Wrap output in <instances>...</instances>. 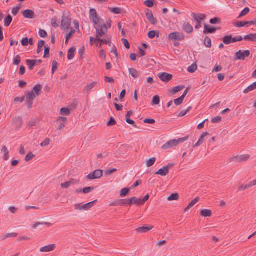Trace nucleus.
Returning a JSON list of instances; mask_svg holds the SVG:
<instances>
[{
	"instance_id": "09e8293b",
	"label": "nucleus",
	"mask_w": 256,
	"mask_h": 256,
	"mask_svg": "<svg viewBox=\"0 0 256 256\" xmlns=\"http://www.w3.org/2000/svg\"><path fill=\"white\" fill-rule=\"evenodd\" d=\"M26 100H33L36 98V95L33 92H28L26 97Z\"/></svg>"
},
{
	"instance_id": "f03ea898",
	"label": "nucleus",
	"mask_w": 256,
	"mask_h": 256,
	"mask_svg": "<svg viewBox=\"0 0 256 256\" xmlns=\"http://www.w3.org/2000/svg\"><path fill=\"white\" fill-rule=\"evenodd\" d=\"M188 137L189 136H187L184 138H180L178 140L174 139L169 140L162 146V148L164 150H166L172 148L176 146H177L179 143L183 142L186 141L188 138Z\"/></svg>"
},
{
	"instance_id": "338daca9",
	"label": "nucleus",
	"mask_w": 256,
	"mask_h": 256,
	"mask_svg": "<svg viewBox=\"0 0 256 256\" xmlns=\"http://www.w3.org/2000/svg\"><path fill=\"white\" fill-rule=\"evenodd\" d=\"M51 24L54 28H57L59 26V24L57 22V20L56 18H52L51 20Z\"/></svg>"
},
{
	"instance_id": "680f3d73",
	"label": "nucleus",
	"mask_w": 256,
	"mask_h": 256,
	"mask_svg": "<svg viewBox=\"0 0 256 256\" xmlns=\"http://www.w3.org/2000/svg\"><path fill=\"white\" fill-rule=\"evenodd\" d=\"M58 67V63L55 60L53 61L52 69V74H54V72L57 70Z\"/></svg>"
},
{
	"instance_id": "8fccbe9b",
	"label": "nucleus",
	"mask_w": 256,
	"mask_h": 256,
	"mask_svg": "<svg viewBox=\"0 0 256 256\" xmlns=\"http://www.w3.org/2000/svg\"><path fill=\"white\" fill-rule=\"evenodd\" d=\"M160 102V98L158 96H154L152 100V105H158Z\"/></svg>"
},
{
	"instance_id": "13d9d810",
	"label": "nucleus",
	"mask_w": 256,
	"mask_h": 256,
	"mask_svg": "<svg viewBox=\"0 0 256 256\" xmlns=\"http://www.w3.org/2000/svg\"><path fill=\"white\" fill-rule=\"evenodd\" d=\"M36 156L32 152H30L27 154L25 158V160L26 162H28L30 160H32L34 158H35Z\"/></svg>"
},
{
	"instance_id": "4be33fe9",
	"label": "nucleus",
	"mask_w": 256,
	"mask_h": 256,
	"mask_svg": "<svg viewBox=\"0 0 256 256\" xmlns=\"http://www.w3.org/2000/svg\"><path fill=\"white\" fill-rule=\"evenodd\" d=\"M128 72L134 78H137L139 77L140 72L137 71L135 68H129Z\"/></svg>"
},
{
	"instance_id": "39448f33",
	"label": "nucleus",
	"mask_w": 256,
	"mask_h": 256,
	"mask_svg": "<svg viewBox=\"0 0 256 256\" xmlns=\"http://www.w3.org/2000/svg\"><path fill=\"white\" fill-rule=\"evenodd\" d=\"M192 16L194 20L196 22L195 28L198 30L202 27L201 21L204 20L206 16V14H202L192 13Z\"/></svg>"
},
{
	"instance_id": "423d86ee",
	"label": "nucleus",
	"mask_w": 256,
	"mask_h": 256,
	"mask_svg": "<svg viewBox=\"0 0 256 256\" xmlns=\"http://www.w3.org/2000/svg\"><path fill=\"white\" fill-rule=\"evenodd\" d=\"M250 52L248 50H246L244 52H242L241 50H239L234 54V60H244L246 58L250 56Z\"/></svg>"
},
{
	"instance_id": "79ce46f5",
	"label": "nucleus",
	"mask_w": 256,
	"mask_h": 256,
	"mask_svg": "<svg viewBox=\"0 0 256 256\" xmlns=\"http://www.w3.org/2000/svg\"><path fill=\"white\" fill-rule=\"evenodd\" d=\"M179 198V194L178 193L172 194L168 198V200L169 201L178 200Z\"/></svg>"
},
{
	"instance_id": "ea45409f",
	"label": "nucleus",
	"mask_w": 256,
	"mask_h": 256,
	"mask_svg": "<svg viewBox=\"0 0 256 256\" xmlns=\"http://www.w3.org/2000/svg\"><path fill=\"white\" fill-rule=\"evenodd\" d=\"M109 10L114 14H120L122 12V9L119 8H108Z\"/></svg>"
},
{
	"instance_id": "a18cd8bd",
	"label": "nucleus",
	"mask_w": 256,
	"mask_h": 256,
	"mask_svg": "<svg viewBox=\"0 0 256 256\" xmlns=\"http://www.w3.org/2000/svg\"><path fill=\"white\" fill-rule=\"evenodd\" d=\"M60 114L64 116H68L70 114V110L68 108H62L60 110Z\"/></svg>"
},
{
	"instance_id": "aec40b11",
	"label": "nucleus",
	"mask_w": 256,
	"mask_h": 256,
	"mask_svg": "<svg viewBox=\"0 0 256 256\" xmlns=\"http://www.w3.org/2000/svg\"><path fill=\"white\" fill-rule=\"evenodd\" d=\"M209 134L208 132H204L200 136L198 140V142L194 144V145L193 147H198V146H200V145L202 144L204 142V138L208 136Z\"/></svg>"
},
{
	"instance_id": "f257e3e1",
	"label": "nucleus",
	"mask_w": 256,
	"mask_h": 256,
	"mask_svg": "<svg viewBox=\"0 0 256 256\" xmlns=\"http://www.w3.org/2000/svg\"><path fill=\"white\" fill-rule=\"evenodd\" d=\"M102 22H100L96 25V38H100L103 36L108 31V28L106 24L104 23L103 20H102Z\"/></svg>"
},
{
	"instance_id": "cd10ccee",
	"label": "nucleus",
	"mask_w": 256,
	"mask_h": 256,
	"mask_svg": "<svg viewBox=\"0 0 256 256\" xmlns=\"http://www.w3.org/2000/svg\"><path fill=\"white\" fill-rule=\"evenodd\" d=\"M76 48L74 47L70 48L68 52V60H72L74 56V52Z\"/></svg>"
},
{
	"instance_id": "9d476101",
	"label": "nucleus",
	"mask_w": 256,
	"mask_h": 256,
	"mask_svg": "<svg viewBox=\"0 0 256 256\" xmlns=\"http://www.w3.org/2000/svg\"><path fill=\"white\" fill-rule=\"evenodd\" d=\"M250 158L248 154H243L240 156H234L230 160V162L234 161L238 162L247 161Z\"/></svg>"
},
{
	"instance_id": "0e129e2a",
	"label": "nucleus",
	"mask_w": 256,
	"mask_h": 256,
	"mask_svg": "<svg viewBox=\"0 0 256 256\" xmlns=\"http://www.w3.org/2000/svg\"><path fill=\"white\" fill-rule=\"evenodd\" d=\"M38 34L41 38H45L48 36V34L45 30L40 29Z\"/></svg>"
},
{
	"instance_id": "f8f14e48",
	"label": "nucleus",
	"mask_w": 256,
	"mask_h": 256,
	"mask_svg": "<svg viewBox=\"0 0 256 256\" xmlns=\"http://www.w3.org/2000/svg\"><path fill=\"white\" fill-rule=\"evenodd\" d=\"M158 77L162 81L168 82L172 78V75L166 72H162L159 74Z\"/></svg>"
},
{
	"instance_id": "c85d7f7f",
	"label": "nucleus",
	"mask_w": 256,
	"mask_h": 256,
	"mask_svg": "<svg viewBox=\"0 0 256 256\" xmlns=\"http://www.w3.org/2000/svg\"><path fill=\"white\" fill-rule=\"evenodd\" d=\"M160 32L159 31L156 30H150L148 34V36L150 39L154 38L156 36L157 38L159 37Z\"/></svg>"
},
{
	"instance_id": "603ef678",
	"label": "nucleus",
	"mask_w": 256,
	"mask_h": 256,
	"mask_svg": "<svg viewBox=\"0 0 256 256\" xmlns=\"http://www.w3.org/2000/svg\"><path fill=\"white\" fill-rule=\"evenodd\" d=\"M156 161V158H150V159H149L146 162L147 167L150 168V167L152 166L155 163Z\"/></svg>"
},
{
	"instance_id": "393cba45",
	"label": "nucleus",
	"mask_w": 256,
	"mask_h": 256,
	"mask_svg": "<svg viewBox=\"0 0 256 256\" xmlns=\"http://www.w3.org/2000/svg\"><path fill=\"white\" fill-rule=\"evenodd\" d=\"M130 206H131L132 204H136L138 206H142L140 204V199L137 198L136 197L134 196L130 198L129 200Z\"/></svg>"
},
{
	"instance_id": "3c124183",
	"label": "nucleus",
	"mask_w": 256,
	"mask_h": 256,
	"mask_svg": "<svg viewBox=\"0 0 256 256\" xmlns=\"http://www.w3.org/2000/svg\"><path fill=\"white\" fill-rule=\"evenodd\" d=\"M94 190V187L89 186L86 187L82 189H80V192H82L84 194H88Z\"/></svg>"
},
{
	"instance_id": "2eb2a0df",
	"label": "nucleus",
	"mask_w": 256,
	"mask_h": 256,
	"mask_svg": "<svg viewBox=\"0 0 256 256\" xmlns=\"http://www.w3.org/2000/svg\"><path fill=\"white\" fill-rule=\"evenodd\" d=\"M182 28L187 34H191L194 30L193 27L188 22H184V23Z\"/></svg>"
},
{
	"instance_id": "72a5a7b5",
	"label": "nucleus",
	"mask_w": 256,
	"mask_h": 256,
	"mask_svg": "<svg viewBox=\"0 0 256 256\" xmlns=\"http://www.w3.org/2000/svg\"><path fill=\"white\" fill-rule=\"evenodd\" d=\"M256 89V82H254L250 86H248L246 88L244 91V94H248V92L254 90Z\"/></svg>"
},
{
	"instance_id": "4c0bfd02",
	"label": "nucleus",
	"mask_w": 256,
	"mask_h": 256,
	"mask_svg": "<svg viewBox=\"0 0 256 256\" xmlns=\"http://www.w3.org/2000/svg\"><path fill=\"white\" fill-rule=\"evenodd\" d=\"M130 188H124L121 190L120 192V195L121 197H125L126 196L128 192H130Z\"/></svg>"
},
{
	"instance_id": "6e6d98bb",
	"label": "nucleus",
	"mask_w": 256,
	"mask_h": 256,
	"mask_svg": "<svg viewBox=\"0 0 256 256\" xmlns=\"http://www.w3.org/2000/svg\"><path fill=\"white\" fill-rule=\"evenodd\" d=\"M20 62L21 58L19 55H17L14 58L13 64L18 66L20 64Z\"/></svg>"
},
{
	"instance_id": "dca6fc26",
	"label": "nucleus",
	"mask_w": 256,
	"mask_h": 256,
	"mask_svg": "<svg viewBox=\"0 0 256 256\" xmlns=\"http://www.w3.org/2000/svg\"><path fill=\"white\" fill-rule=\"evenodd\" d=\"M23 16L28 19H32L34 18L35 14L33 10H26L22 12Z\"/></svg>"
},
{
	"instance_id": "1a4fd4ad",
	"label": "nucleus",
	"mask_w": 256,
	"mask_h": 256,
	"mask_svg": "<svg viewBox=\"0 0 256 256\" xmlns=\"http://www.w3.org/2000/svg\"><path fill=\"white\" fill-rule=\"evenodd\" d=\"M90 18L92 22L94 24H97L98 23H100V21L102 20L101 18L98 17V14L96 10L94 8H92L90 11Z\"/></svg>"
},
{
	"instance_id": "58836bf2",
	"label": "nucleus",
	"mask_w": 256,
	"mask_h": 256,
	"mask_svg": "<svg viewBox=\"0 0 256 256\" xmlns=\"http://www.w3.org/2000/svg\"><path fill=\"white\" fill-rule=\"evenodd\" d=\"M204 46L208 48L212 47V40L210 37L206 36L204 40Z\"/></svg>"
},
{
	"instance_id": "2f4dec72",
	"label": "nucleus",
	"mask_w": 256,
	"mask_h": 256,
	"mask_svg": "<svg viewBox=\"0 0 256 256\" xmlns=\"http://www.w3.org/2000/svg\"><path fill=\"white\" fill-rule=\"evenodd\" d=\"M12 20V17L10 14H8L4 19V26L6 27L9 26Z\"/></svg>"
},
{
	"instance_id": "e433bc0d",
	"label": "nucleus",
	"mask_w": 256,
	"mask_h": 256,
	"mask_svg": "<svg viewBox=\"0 0 256 256\" xmlns=\"http://www.w3.org/2000/svg\"><path fill=\"white\" fill-rule=\"evenodd\" d=\"M18 236V234L16 232L6 234L1 237V239L4 240L8 238L16 237Z\"/></svg>"
},
{
	"instance_id": "c03bdc74",
	"label": "nucleus",
	"mask_w": 256,
	"mask_h": 256,
	"mask_svg": "<svg viewBox=\"0 0 256 256\" xmlns=\"http://www.w3.org/2000/svg\"><path fill=\"white\" fill-rule=\"evenodd\" d=\"M252 186V184L251 182L246 185H241L238 186V191L244 190H246V188H251Z\"/></svg>"
},
{
	"instance_id": "a19ab883",
	"label": "nucleus",
	"mask_w": 256,
	"mask_h": 256,
	"mask_svg": "<svg viewBox=\"0 0 256 256\" xmlns=\"http://www.w3.org/2000/svg\"><path fill=\"white\" fill-rule=\"evenodd\" d=\"M184 88V86H176L173 89L171 90V92L173 94H175L182 90Z\"/></svg>"
},
{
	"instance_id": "c756f323",
	"label": "nucleus",
	"mask_w": 256,
	"mask_h": 256,
	"mask_svg": "<svg viewBox=\"0 0 256 256\" xmlns=\"http://www.w3.org/2000/svg\"><path fill=\"white\" fill-rule=\"evenodd\" d=\"M200 200V198L197 196L194 200H192L188 205V206L185 208L184 211L186 212L190 209L196 202Z\"/></svg>"
},
{
	"instance_id": "5fc2aeb1",
	"label": "nucleus",
	"mask_w": 256,
	"mask_h": 256,
	"mask_svg": "<svg viewBox=\"0 0 256 256\" xmlns=\"http://www.w3.org/2000/svg\"><path fill=\"white\" fill-rule=\"evenodd\" d=\"M96 82H94L92 83H90V84H88L86 86L84 87V90L86 92H89L90 90L94 86L95 84H96Z\"/></svg>"
},
{
	"instance_id": "4468645a",
	"label": "nucleus",
	"mask_w": 256,
	"mask_h": 256,
	"mask_svg": "<svg viewBox=\"0 0 256 256\" xmlns=\"http://www.w3.org/2000/svg\"><path fill=\"white\" fill-rule=\"evenodd\" d=\"M146 18L149 22H150L152 24H156L157 20L154 18L153 14L150 10H147V12H146Z\"/></svg>"
},
{
	"instance_id": "bb28decb",
	"label": "nucleus",
	"mask_w": 256,
	"mask_h": 256,
	"mask_svg": "<svg viewBox=\"0 0 256 256\" xmlns=\"http://www.w3.org/2000/svg\"><path fill=\"white\" fill-rule=\"evenodd\" d=\"M14 126L16 128H20L22 126V118L18 116L14 118Z\"/></svg>"
},
{
	"instance_id": "864d4df0",
	"label": "nucleus",
	"mask_w": 256,
	"mask_h": 256,
	"mask_svg": "<svg viewBox=\"0 0 256 256\" xmlns=\"http://www.w3.org/2000/svg\"><path fill=\"white\" fill-rule=\"evenodd\" d=\"M221 20L220 18L218 17H215L214 18H211L210 20V22L212 24H216L220 23Z\"/></svg>"
},
{
	"instance_id": "b1692460",
	"label": "nucleus",
	"mask_w": 256,
	"mask_h": 256,
	"mask_svg": "<svg viewBox=\"0 0 256 256\" xmlns=\"http://www.w3.org/2000/svg\"><path fill=\"white\" fill-rule=\"evenodd\" d=\"M67 118L65 117H60L57 120V124H58V128H63L64 127Z\"/></svg>"
},
{
	"instance_id": "bf43d9fd",
	"label": "nucleus",
	"mask_w": 256,
	"mask_h": 256,
	"mask_svg": "<svg viewBox=\"0 0 256 256\" xmlns=\"http://www.w3.org/2000/svg\"><path fill=\"white\" fill-rule=\"evenodd\" d=\"M50 48L48 46H44V58H48L50 55Z\"/></svg>"
},
{
	"instance_id": "f3484780",
	"label": "nucleus",
	"mask_w": 256,
	"mask_h": 256,
	"mask_svg": "<svg viewBox=\"0 0 256 256\" xmlns=\"http://www.w3.org/2000/svg\"><path fill=\"white\" fill-rule=\"evenodd\" d=\"M153 226H146L142 227H139L136 230V231L140 234L146 233L153 228Z\"/></svg>"
},
{
	"instance_id": "ddd939ff",
	"label": "nucleus",
	"mask_w": 256,
	"mask_h": 256,
	"mask_svg": "<svg viewBox=\"0 0 256 256\" xmlns=\"http://www.w3.org/2000/svg\"><path fill=\"white\" fill-rule=\"evenodd\" d=\"M220 28H215L207 25L206 24H204V34H214L217 30H220Z\"/></svg>"
},
{
	"instance_id": "9b49d317",
	"label": "nucleus",
	"mask_w": 256,
	"mask_h": 256,
	"mask_svg": "<svg viewBox=\"0 0 256 256\" xmlns=\"http://www.w3.org/2000/svg\"><path fill=\"white\" fill-rule=\"evenodd\" d=\"M250 25H254V20L246 22L238 21L234 23V26L236 28H241L243 26L248 27Z\"/></svg>"
},
{
	"instance_id": "20e7f679",
	"label": "nucleus",
	"mask_w": 256,
	"mask_h": 256,
	"mask_svg": "<svg viewBox=\"0 0 256 256\" xmlns=\"http://www.w3.org/2000/svg\"><path fill=\"white\" fill-rule=\"evenodd\" d=\"M243 40V38L241 36H238L234 38H232V35H228L224 36L222 41L225 44L228 45L232 43H234L241 42Z\"/></svg>"
},
{
	"instance_id": "6ab92c4d",
	"label": "nucleus",
	"mask_w": 256,
	"mask_h": 256,
	"mask_svg": "<svg viewBox=\"0 0 256 256\" xmlns=\"http://www.w3.org/2000/svg\"><path fill=\"white\" fill-rule=\"evenodd\" d=\"M56 248L55 244H49L40 248V252H49L53 250Z\"/></svg>"
},
{
	"instance_id": "f704fd0d",
	"label": "nucleus",
	"mask_w": 256,
	"mask_h": 256,
	"mask_svg": "<svg viewBox=\"0 0 256 256\" xmlns=\"http://www.w3.org/2000/svg\"><path fill=\"white\" fill-rule=\"evenodd\" d=\"M2 151L4 154V160H8L9 158V151L6 146H2Z\"/></svg>"
},
{
	"instance_id": "c9c22d12",
	"label": "nucleus",
	"mask_w": 256,
	"mask_h": 256,
	"mask_svg": "<svg viewBox=\"0 0 256 256\" xmlns=\"http://www.w3.org/2000/svg\"><path fill=\"white\" fill-rule=\"evenodd\" d=\"M95 42H100L102 44H107L110 46H111V40L110 39L104 40V39H101L100 38H95Z\"/></svg>"
},
{
	"instance_id": "0eeeda50",
	"label": "nucleus",
	"mask_w": 256,
	"mask_h": 256,
	"mask_svg": "<svg viewBox=\"0 0 256 256\" xmlns=\"http://www.w3.org/2000/svg\"><path fill=\"white\" fill-rule=\"evenodd\" d=\"M102 174L103 170L98 169L88 174L86 178L90 180L100 178L102 176Z\"/></svg>"
},
{
	"instance_id": "412c9836",
	"label": "nucleus",
	"mask_w": 256,
	"mask_h": 256,
	"mask_svg": "<svg viewBox=\"0 0 256 256\" xmlns=\"http://www.w3.org/2000/svg\"><path fill=\"white\" fill-rule=\"evenodd\" d=\"M243 40L248 42H256V34L246 35L244 37Z\"/></svg>"
},
{
	"instance_id": "052dcab7",
	"label": "nucleus",
	"mask_w": 256,
	"mask_h": 256,
	"mask_svg": "<svg viewBox=\"0 0 256 256\" xmlns=\"http://www.w3.org/2000/svg\"><path fill=\"white\" fill-rule=\"evenodd\" d=\"M144 4L148 8H152L154 5V0H146Z\"/></svg>"
},
{
	"instance_id": "37998d69",
	"label": "nucleus",
	"mask_w": 256,
	"mask_h": 256,
	"mask_svg": "<svg viewBox=\"0 0 256 256\" xmlns=\"http://www.w3.org/2000/svg\"><path fill=\"white\" fill-rule=\"evenodd\" d=\"M250 12V8H245L240 13L238 16V18H240L246 16Z\"/></svg>"
},
{
	"instance_id": "4d7b16f0",
	"label": "nucleus",
	"mask_w": 256,
	"mask_h": 256,
	"mask_svg": "<svg viewBox=\"0 0 256 256\" xmlns=\"http://www.w3.org/2000/svg\"><path fill=\"white\" fill-rule=\"evenodd\" d=\"M116 124V122L114 118L112 116H111L109 121L107 122L106 125L108 126H111Z\"/></svg>"
},
{
	"instance_id": "a211bd4d",
	"label": "nucleus",
	"mask_w": 256,
	"mask_h": 256,
	"mask_svg": "<svg viewBox=\"0 0 256 256\" xmlns=\"http://www.w3.org/2000/svg\"><path fill=\"white\" fill-rule=\"evenodd\" d=\"M26 63L29 70H32L34 67L37 64L36 60H26Z\"/></svg>"
},
{
	"instance_id": "de8ad7c7",
	"label": "nucleus",
	"mask_w": 256,
	"mask_h": 256,
	"mask_svg": "<svg viewBox=\"0 0 256 256\" xmlns=\"http://www.w3.org/2000/svg\"><path fill=\"white\" fill-rule=\"evenodd\" d=\"M197 69V66L196 64H193L188 68V71L190 73H194Z\"/></svg>"
},
{
	"instance_id": "7c9ffc66",
	"label": "nucleus",
	"mask_w": 256,
	"mask_h": 256,
	"mask_svg": "<svg viewBox=\"0 0 256 256\" xmlns=\"http://www.w3.org/2000/svg\"><path fill=\"white\" fill-rule=\"evenodd\" d=\"M200 215L204 217H210L212 215V212L210 210L204 209L200 211Z\"/></svg>"
},
{
	"instance_id": "a878e982",
	"label": "nucleus",
	"mask_w": 256,
	"mask_h": 256,
	"mask_svg": "<svg viewBox=\"0 0 256 256\" xmlns=\"http://www.w3.org/2000/svg\"><path fill=\"white\" fill-rule=\"evenodd\" d=\"M98 202V200H96L92 202L84 204L82 206V208H84V210H88L93 206H94V204Z\"/></svg>"
},
{
	"instance_id": "49530a36",
	"label": "nucleus",
	"mask_w": 256,
	"mask_h": 256,
	"mask_svg": "<svg viewBox=\"0 0 256 256\" xmlns=\"http://www.w3.org/2000/svg\"><path fill=\"white\" fill-rule=\"evenodd\" d=\"M40 225H46L48 226H50L52 225V224L48 222H36L35 224H33L32 227L33 228H36Z\"/></svg>"
},
{
	"instance_id": "69168bd1",
	"label": "nucleus",
	"mask_w": 256,
	"mask_h": 256,
	"mask_svg": "<svg viewBox=\"0 0 256 256\" xmlns=\"http://www.w3.org/2000/svg\"><path fill=\"white\" fill-rule=\"evenodd\" d=\"M129 200L130 198L121 199L120 206H130Z\"/></svg>"
},
{
	"instance_id": "7ed1b4c3",
	"label": "nucleus",
	"mask_w": 256,
	"mask_h": 256,
	"mask_svg": "<svg viewBox=\"0 0 256 256\" xmlns=\"http://www.w3.org/2000/svg\"><path fill=\"white\" fill-rule=\"evenodd\" d=\"M72 19L70 16L64 14L62 16L60 27L63 30H70L71 27Z\"/></svg>"
},
{
	"instance_id": "5701e85b",
	"label": "nucleus",
	"mask_w": 256,
	"mask_h": 256,
	"mask_svg": "<svg viewBox=\"0 0 256 256\" xmlns=\"http://www.w3.org/2000/svg\"><path fill=\"white\" fill-rule=\"evenodd\" d=\"M168 170L167 166H164L162 168H160L158 171H157L155 174H159L162 176H166L168 174Z\"/></svg>"
},
{
	"instance_id": "774afa93",
	"label": "nucleus",
	"mask_w": 256,
	"mask_h": 256,
	"mask_svg": "<svg viewBox=\"0 0 256 256\" xmlns=\"http://www.w3.org/2000/svg\"><path fill=\"white\" fill-rule=\"evenodd\" d=\"M38 120L36 119L31 120L28 122V126L30 127L36 126Z\"/></svg>"
},
{
	"instance_id": "6e6552de",
	"label": "nucleus",
	"mask_w": 256,
	"mask_h": 256,
	"mask_svg": "<svg viewBox=\"0 0 256 256\" xmlns=\"http://www.w3.org/2000/svg\"><path fill=\"white\" fill-rule=\"evenodd\" d=\"M168 38L172 40L182 41L184 40L185 36L180 32H173L169 34Z\"/></svg>"
},
{
	"instance_id": "e2e57ef3",
	"label": "nucleus",
	"mask_w": 256,
	"mask_h": 256,
	"mask_svg": "<svg viewBox=\"0 0 256 256\" xmlns=\"http://www.w3.org/2000/svg\"><path fill=\"white\" fill-rule=\"evenodd\" d=\"M184 100V99L182 98V97L180 96V98L175 99L174 100V102L176 106H180Z\"/></svg>"
},
{
	"instance_id": "473e14b6",
	"label": "nucleus",
	"mask_w": 256,
	"mask_h": 256,
	"mask_svg": "<svg viewBox=\"0 0 256 256\" xmlns=\"http://www.w3.org/2000/svg\"><path fill=\"white\" fill-rule=\"evenodd\" d=\"M42 90V86L40 84H37L36 86H34L31 92H33V93L35 92L36 95L38 96Z\"/></svg>"
}]
</instances>
